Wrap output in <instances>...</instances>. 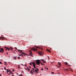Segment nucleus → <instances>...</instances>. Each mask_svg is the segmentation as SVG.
<instances>
[{"label":"nucleus","instance_id":"nucleus-53","mask_svg":"<svg viewBox=\"0 0 76 76\" xmlns=\"http://www.w3.org/2000/svg\"><path fill=\"white\" fill-rule=\"evenodd\" d=\"M26 66H27L26 65Z\"/></svg>","mask_w":76,"mask_h":76},{"label":"nucleus","instance_id":"nucleus-33","mask_svg":"<svg viewBox=\"0 0 76 76\" xmlns=\"http://www.w3.org/2000/svg\"><path fill=\"white\" fill-rule=\"evenodd\" d=\"M37 71H39V69H37Z\"/></svg>","mask_w":76,"mask_h":76},{"label":"nucleus","instance_id":"nucleus-47","mask_svg":"<svg viewBox=\"0 0 76 76\" xmlns=\"http://www.w3.org/2000/svg\"><path fill=\"white\" fill-rule=\"evenodd\" d=\"M45 69H47V68H45Z\"/></svg>","mask_w":76,"mask_h":76},{"label":"nucleus","instance_id":"nucleus-14","mask_svg":"<svg viewBox=\"0 0 76 76\" xmlns=\"http://www.w3.org/2000/svg\"><path fill=\"white\" fill-rule=\"evenodd\" d=\"M47 51H48V52H49V53L51 52L50 51V50H49V49H48L47 50Z\"/></svg>","mask_w":76,"mask_h":76},{"label":"nucleus","instance_id":"nucleus-36","mask_svg":"<svg viewBox=\"0 0 76 76\" xmlns=\"http://www.w3.org/2000/svg\"><path fill=\"white\" fill-rule=\"evenodd\" d=\"M41 70H42V71L44 70L42 68V69H41Z\"/></svg>","mask_w":76,"mask_h":76},{"label":"nucleus","instance_id":"nucleus-16","mask_svg":"<svg viewBox=\"0 0 76 76\" xmlns=\"http://www.w3.org/2000/svg\"><path fill=\"white\" fill-rule=\"evenodd\" d=\"M4 52H3V50H0V53H4Z\"/></svg>","mask_w":76,"mask_h":76},{"label":"nucleus","instance_id":"nucleus-44","mask_svg":"<svg viewBox=\"0 0 76 76\" xmlns=\"http://www.w3.org/2000/svg\"><path fill=\"white\" fill-rule=\"evenodd\" d=\"M47 70H48V68H47Z\"/></svg>","mask_w":76,"mask_h":76},{"label":"nucleus","instance_id":"nucleus-54","mask_svg":"<svg viewBox=\"0 0 76 76\" xmlns=\"http://www.w3.org/2000/svg\"><path fill=\"white\" fill-rule=\"evenodd\" d=\"M3 72H4V71H3Z\"/></svg>","mask_w":76,"mask_h":76},{"label":"nucleus","instance_id":"nucleus-51","mask_svg":"<svg viewBox=\"0 0 76 76\" xmlns=\"http://www.w3.org/2000/svg\"><path fill=\"white\" fill-rule=\"evenodd\" d=\"M12 76H13V75H12Z\"/></svg>","mask_w":76,"mask_h":76},{"label":"nucleus","instance_id":"nucleus-18","mask_svg":"<svg viewBox=\"0 0 76 76\" xmlns=\"http://www.w3.org/2000/svg\"><path fill=\"white\" fill-rule=\"evenodd\" d=\"M9 69H7V73H8V72H9Z\"/></svg>","mask_w":76,"mask_h":76},{"label":"nucleus","instance_id":"nucleus-24","mask_svg":"<svg viewBox=\"0 0 76 76\" xmlns=\"http://www.w3.org/2000/svg\"><path fill=\"white\" fill-rule=\"evenodd\" d=\"M56 66H57V67H59V68H60V67L59 66H58L57 65H56Z\"/></svg>","mask_w":76,"mask_h":76},{"label":"nucleus","instance_id":"nucleus-6","mask_svg":"<svg viewBox=\"0 0 76 76\" xmlns=\"http://www.w3.org/2000/svg\"><path fill=\"white\" fill-rule=\"evenodd\" d=\"M35 64V63L34 62L30 63V65H32V64Z\"/></svg>","mask_w":76,"mask_h":76},{"label":"nucleus","instance_id":"nucleus-49","mask_svg":"<svg viewBox=\"0 0 76 76\" xmlns=\"http://www.w3.org/2000/svg\"><path fill=\"white\" fill-rule=\"evenodd\" d=\"M22 73H23V71H22Z\"/></svg>","mask_w":76,"mask_h":76},{"label":"nucleus","instance_id":"nucleus-58","mask_svg":"<svg viewBox=\"0 0 76 76\" xmlns=\"http://www.w3.org/2000/svg\"><path fill=\"white\" fill-rule=\"evenodd\" d=\"M68 66H69V65H68Z\"/></svg>","mask_w":76,"mask_h":76},{"label":"nucleus","instance_id":"nucleus-2","mask_svg":"<svg viewBox=\"0 0 76 76\" xmlns=\"http://www.w3.org/2000/svg\"><path fill=\"white\" fill-rule=\"evenodd\" d=\"M18 52L20 51V52H19V53L20 54H24V56L26 55V53L22 52V50H19V49H18Z\"/></svg>","mask_w":76,"mask_h":76},{"label":"nucleus","instance_id":"nucleus-50","mask_svg":"<svg viewBox=\"0 0 76 76\" xmlns=\"http://www.w3.org/2000/svg\"><path fill=\"white\" fill-rule=\"evenodd\" d=\"M7 54H8V53H7Z\"/></svg>","mask_w":76,"mask_h":76},{"label":"nucleus","instance_id":"nucleus-28","mask_svg":"<svg viewBox=\"0 0 76 76\" xmlns=\"http://www.w3.org/2000/svg\"><path fill=\"white\" fill-rule=\"evenodd\" d=\"M18 56H21V55L20 54H18Z\"/></svg>","mask_w":76,"mask_h":76},{"label":"nucleus","instance_id":"nucleus-43","mask_svg":"<svg viewBox=\"0 0 76 76\" xmlns=\"http://www.w3.org/2000/svg\"><path fill=\"white\" fill-rule=\"evenodd\" d=\"M70 70H71V71H72V69H71Z\"/></svg>","mask_w":76,"mask_h":76},{"label":"nucleus","instance_id":"nucleus-7","mask_svg":"<svg viewBox=\"0 0 76 76\" xmlns=\"http://www.w3.org/2000/svg\"><path fill=\"white\" fill-rule=\"evenodd\" d=\"M31 49L32 50H34V51H37V49L34 48H32Z\"/></svg>","mask_w":76,"mask_h":76},{"label":"nucleus","instance_id":"nucleus-39","mask_svg":"<svg viewBox=\"0 0 76 76\" xmlns=\"http://www.w3.org/2000/svg\"><path fill=\"white\" fill-rule=\"evenodd\" d=\"M66 69V70L67 71H69V70L68 69Z\"/></svg>","mask_w":76,"mask_h":76},{"label":"nucleus","instance_id":"nucleus-55","mask_svg":"<svg viewBox=\"0 0 76 76\" xmlns=\"http://www.w3.org/2000/svg\"><path fill=\"white\" fill-rule=\"evenodd\" d=\"M1 48V46H0V48Z\"/></svg>","mask_w":76,"mask_h":76},{"label":"nucleus","instance_id":"nucleus-48","mask_svg":"<svg viewBox=\"0 0 76 76\" xmlns=\"http://www.w3.org/2000/svg\"><path fill=\"white\" fill-rule=\"evenodd\" d=\"M69 70H71V69H70V68H69Z\"/></svg>","mask_w":76,"mask_h":76},{"label":"nucleus","instance_id":"nucleus-32","mask_svg":"<svg viewBox=\"0 0 76 76\" xmlns=\"http://www.w3.org/2000/svg\"><path fill=\"white\" fill-rule=\"evenodd\" d=\"M51 74H54V72H52Z\"/></svg>","mask_w":76,"mask_h":76},{"label":"nucleus","instance_id":"nucleus-46","mask_svg":"<svg viewBox=\"0 0 76 76\" xmlns=\"http://www.w3.org/2000/svg\"><path fill=\"white\" fill-rule=\"evenodd\" d=\"M41 50H43V49H42V48H41Z\"/></svg>","mask_w":76,"mask_h":76},{"label":"nucleus","instance_id":"nucleus-17","mask_svg":"<svg viewBox=\"0 0 76 76\" xmlns=\"http://www.w3.org/2000/svg\"><path fill=\"white\" fill-rule=\"evenodd\" d=\"M34 71H35V72H36V73H38V72L37 70H34Z\"/></svg>","mask_w":76,"mask_h":76},{"label":"nucleus","instance_id":"nucleus-13","mask_svg":"<svg viewBox=\"0 0 76 76\" xmlns=\"http://www.w3.org/2000/svg\"><path fill=\"white\" fill-rule=\"evenodd\" d=\"M16 58H17L16 57H13V59H14V60H16Z\"/></svg>","mask_w":76,"mask_h":76},{"label":"nucleus","instance_id":"nucleus-52","mask_svg":"<svg viewBox=\"0 0 76 76\" xmlns=\"http://www.w3.org/2000/svg\"><path fill=\"white\" fill-rule=\"evenodd\" d=\"M33 72H34V71H33Z\"/></svg>","mask_w":76,"mask_h":76},{"label":"nucleus","instance_id":"nucleus-1","mask_svg":"<svg viewBox=\"0 0 76 76\" xmlns=\"http://www.w3.org/2000/svg\"><path fill=\"white\" fill-rule=\"evenodd\" d=\"M36 63L38 64V65H39L40 64V63H41V64L43 66H44V64H42V63H41L40 61H39V60H37L36 61Z\"/></svg>","mask_w":76,"mask_h":76},{"label":"nucleus","instance_id":"nucleus-12","mask_svg":"<svg viewBox=\"0 0 76 76\" xmlns=\"http://www.w3.org/2000/svg\"><path fill=\"white\" fill-rule=\"evenodd\" d=\"M0 50H1V51H4V49H3L2 48H1Z\"/></svg>","mask_w":76,"mask_h":76},{"label":"nucleus","instance_id":"nucleus-34","mask_svg":"<svg viewBox=\"0 0 76 76\" xmlns=\"http://www.w3.org/2000/svg\"><path fill=\"white\" fill-rule=\"evenodd\" d=\"M15 48V50H17V49H18L17 48H16V47Z\"/></svg>","mask_w":76,"mask_h":76},{"label":"nucleus","instance_id":"nucleus-56","mask_svg":"<svg viewBox=\"0 0 76 76\" xmlns=\"http://www.w3.org/2000/svg\"><path fill=\"white\" fill-rule=\"evenodd\" d=\"M58 74H60V73H58Z\"/></svg>","mask_w":76,"mask_h":76},{"label":"nucleus","instance_id":"nucleus-27","mask_svg":"<svg viewBox=\"0 0 76 76\" xmlns=\"http://www.w3.org/2000/svg\"><path fill=\"white\" fill-rule=\"evenodd\" d=\"M21 56H22V57H23V54H21Z\"/></svg>","mask_w":76,"mask_h":76},{"label":"nucleus","instance_id":"nucleus-10","mask_svg":"<svg viewBox=\"0 0 76 76\" xmlns=\"http://www.w3.org/2000/svg\"><path fill=\"white\" fill-rule=\"evenodd\" d=\"M35 64H33V66H34V68H35V69H36V67H35Z\"/></svg>","mask_w":76,"mask_h":76},{"label":"nucleus","instance_id":"nucleus-37","mask_svg":"<svg viewBox=\"0 0 76 76\" xmlns=\"http://www.w3.org/2000/svg\"><path fill=\"white\" fill-rule=\"evenodd\" d=\"M28 67H29L30 68V69H31V67L30 66H29Z\"/></svg>","mask_w":76,"mask_h":76},{"label":"nucleus","instance_id":"nucleus-30","mask_svg":"<svg viewBox=\"0 0 76 76\" xmlns=\"http://www.w3.org/2000/svg\"><path fill=\"white\" fill-rule=\"evenodd\" d=\"M19 76H23V75H22V74H20V75H19Z\"/></svg>","mask_w":76,"mask_h":76},{"label":"nucleus","instance_id":"nucleus-38","mask_svg":"<svg viewBox=\"0 0 76 76\" xmlns=\"http://www.w3.org/2000/svg\"><path fill=\"white\" fill-rule=\"evenodd\" d=\"M15 71V70L14 69H13L12 70V72H14Z\"/></svg>","mask_w":76,"mask_h":76},{"label":"nucleus","instance_id":"nucleus-35","mask_svg":"<svg viewBox=\"0 0 76 76\" xmlns=\"http://www.w3.org/2000/svg\"><path fill=\"white\" fill-rule=\"evenodd\" d=\"M18 68L19 69H20V66H18Z\"/></svg>","mask_w":76,"mask_h":76},{"label":"nucleus","instance_id":"nucleus-41","mask_svg":"<svg viewBox=\"0 0 76 76\" xmlns=\"http://www.w3.org/2000/svg\"><path fill=\"white\" fill-rule=\"evenodd\" d=\"M8 75H10V73L9 74H8Z\"/></svg>","mask_w":76,"mask_h":76},{"label":"nucleus","instance_id":"nucleus-9","mask_svg":"<svg viewBox=\"0 0 76 76\" xmlns=\"http://www.w3.org/2000/svg\"><path fill=\"white\" fill-rule=\"evenodd\" d=\"M58 65H59L60 67H61V63H60V62H58Z\"/></svg>","mask_w":76,"mask_h":76},{"label":"nucleus","instance_id":"nucleus-19","mask_svg":"<svg viewBox=\"0 0 76 76\" xmlns=\"http://www.w3.org/2000/svg\"><path fill=\"white\" fill-rule=\"evenodd\" d=\"M36 48H40L38 46H36Z\"/></svg>","mask_w":76,"mask_h":76},{"label":"nucleus","instance_id":"nucleus-42","mask_svg":"<svg viewBox=\"0 0 76 76\" xmlns=\"http://www.w3.org/2000/svg\"><path fill=\"white\" fill-rule=\"evenodd\" d=\"M21 65H22V66H24V65H23V64H21Z\"/></svg>","mask_w":76,"mask_h":76},{"label":"nucleus","instance_id":"nucleus-45","mask_svg":"<svg viewBox=\"0 0 76 76\" xmlns=\"http://www.w3.org/2000/svg\"><path fill=\"white\" fill-rule=\"evenodd\" d=\"M0 76H1V74H0Z\"/></svg>","mask_w":76,"mask_h":76},{"label":"nucleus","instance_id":"nucleus-20","mask_svg":"<svg viewBox=\"0 0 76 76\" xmlns=\"http://www.w3.org/2000/svg\"><path fill=\"white\" fill-rule=\"evenodd\" d=\"M4 64H5V65H7V63L5 61Z\"/></svg>","mask_w":76,"mask_h":76},{"label":"nucleus","instance_id":"nucleus-31","mask_svg":"<svg viewBox=\"0 0 76 76\" xmlns=\"http://www.w3.org/2000/svg\"><path fill=\"white\" fill-rule=\"evenodd\" d=\"M4 70H6V68H4Z\"/></svg>","mask_w":76,"mask_h":76},{"label":"nucleus","instance_id":"nucleus-25","mask_svg":"<svg viewBox=\"0 0 76 76\" xmlns=\"http://www.w3.org/2000/svg\"><path fill=\"white\" fill-rule=\"evenodd\" d=\"M18 59H20V57L18 56Z\"/></svg>","mask_w":76,"mask_h":76},{"label":"nucleus","instance_id":"nucleus-15","mask_svg":"<svg viewBox=\"0 0 76 76\" xmlns=\"http://www.w3.org/2000/svg\"><path fill=\"white\" fill-rule=\"evenodd\" d=\"M9 72H10V73H11V74H12V71H10V70H9Z\"/></svg>","mask_w":76,"mask_h":76},{"label":"nucleus","instance_id":"nucleus-22","mask_svg":"<svg viewBox=\"0 0 76 76\" xmlns=\"http://www.w3.org/2000/svg\"><path fill=\"white\" fill-rule=\"evenodd\" d=\"M42 61L43 62V63H46V62H45V61H44V60H42Z\"/></svg>","mask_w":76,"mask_h":76},{"label":"nucleus","instance_id":"nucleus-57","mask_svg":"<svg viewBox=\"0 0 76 76\" xmlns=\"http://www.w3.org/2000/svg\"><path fill=\"white\" fill-rule=\"evenodd\" d=\"M9 57H10V56H9Z\"/></svg>","mask_w":76,"mask_h":76},{"label":"nucleus","instance_id":"nucleus-5","mask_svg":"<svg viewBox=\"0 0 76 76\" xmlns=\"http://www.w3.org/2000/svg\"><path fill=\"white\" fill-rule=\"evenodd\" d=\"M5 39H6V38L4 37H0V39H1V40H4Z\"/></svg>","mask_w":76,"mask_h":76},{"label":"nucleus","instance_id":"nucleus-8","mask_svg":"<svg viewBox=\"0 0 76 76\" xmlns=\"http://www.w3.org/2000/svg\"><path fill=\"white\" fill-rule=\"evenodd\" d=\"M29 52L30 53H29V55L32 56V51H31V50H29Z\"/></svg>","mask_w":76,"mask_h":76},{"label":"nucleus","instance_id":"nucleus-29","mask_svg":"<svg viewBox=\"0 0 76 76\" xmlns=\"http://www.w3.org/2000/svg\"><path fill=\"white\" fill-rule=\"evenodd\" d=\"M31 74H32L33 73V72L31 71Z\"/></svg>","mask_w":76,"mask_h":76},{"label":"nucleus","instance_id":"nucleus-4","mask_svg":"<svg viewBox=\"0 0 76 76\" xmlns=\"http://www.w3.org/2000/svg\"><path fill=\"white\" fill-rule=\"evenodd\" d=\"M42 54H43V52L42 51L38 52V54H39V56H42Z\"/></svg>","mask_w":76,"mask_h":76},{"label":"nucleus","instance_id":"nucleus-26","mask_svg":"<svg viewBox=\"0 0 76 76\" xmlns=\"http://www.w3.org/2000/svg\"><path fill=\"white\" fill-rule=\"evenodd\" d=\"M0 64H2V62L1 61H0Z\"/></svg>","mask_w":76,"mask_h":76},{"label":"nucleus","instance_id":"nucleus-40","mask_svg":"<svg viewBox=\"0 0 76 76\" xmlns=\"http://www.w3.org/2000/svg\"><path fill=\"white\" fill-rule=\"evenodd\" d=\"M32 69L33 70H34V68H32Z\"/></svg>","mask_w":76,"mask_h":76},{"label":"nucleus","instance_id":"nucleus-21","mask_svg":"<svg viewBox=\"0 0 76 76\" xmlns=\"http://www.w3.org/2000/svg\"><path fill=\"white\" fill-rule=\"evenodd\" d=\"M65 64H66V65H67V62H65Z\"/></svg>","mask_w":76,"mask_h":76},{"label":"nucleus","instance_id":"nucleus-3","mask_svg":"<svg viewBox=\"0 0 76 76\" xmlns=\"http://www.w3.org/2000/svg\"><path fill=\"white\" fill-rule=\"evenodd\" d=\"M5 48H6V50H8V51H9V50H10V49L11 50H12V49H13V48L11 47H10V49H9V48H7L6 47H5Z\"/></svg>","mask_w":76,"mask_h":76},{"label":"nucleus","instance_id":"nucleus-11","mask_svg":"<svg viewBox=\"0 0 76 76\" xmlns=\"http://www.w3.org/2000/svg\"><path fill=\"white\" fill-rule=\"evenodd\" d=\"M27 70H28V71H30V69H29V67H27Z\"/></svg>","mask_w":76,"mask_h":76},{"label":"nucleus","instance_id":"nucleus-23","mask_svg":"<svg viewBox=\"0 0 76 76\" xmlns=\"http://www.w3.org/2000/svg\"><path fill=\"white\" fill-rule=\"evenodd\" d=\"M48 60H50V57L49 56L48 57Z\"/></svg>","mask_w":76,"mask_h":76}]
</instances>
